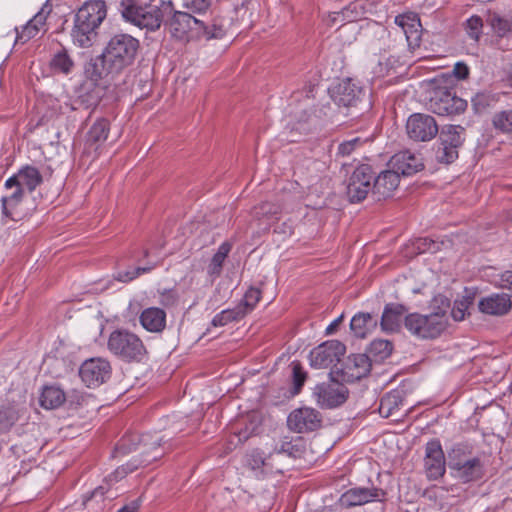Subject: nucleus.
<instances>
[{
  "mask_svg": "<svg viewBox=\"0 0 512 512\" xmlns=\"http://www.w3.org/2000/svg\"><path fill=\"white\" fill-rule=\"evenodd\" d=\"M139 49L137 38L126 33L115 34L106 43L102 54L86 64L84 74L93 80L114 78L134 64Z\"/></svg>",
  "mask_w": 512,
  "mask_h": 512,
  "instance_id": "nucleus-1",
  "label": "nucleus"
},
{
  "mask_svg": "<svg viewBox=\"0 0 512 512\" xmlns=\"http://www.w3.org/2000/svg\"><path fill=\"white\" fill-rule=\"evenodd\" d=\"M106 16L107 6L103 0L86 1L74 16L71 30L73 43L80 48L91 47Z\"/></svg>",
  "mask_w": 512,
  "mask_h": 512,
  "instance_id": "nucleus-2",
  "label": "nucleus"
},
{
  "mask_svg": "<svg viewBox=\"0 0 512 512\" xmlns=\"http://www.w3.org/2000/svg\"><path fill=\"white\" fill-rule=\"evenodd\" d=\"M119 9L125 21L141 29L156 31L164 17L172 13L173 5L165 0H150L144 5H139L137 0H121Z\"/></svg>",
  "mask_w": 512,
  "mask_h": 512,
  "instance_id": "nucleus-3",
  "label": "nucleus"
},
{
  "mask_svg": "<svg viewBox=\"0 0 512 512\" xmlns=\"http://www.w3.org/2000/svg\"><path fill=\"white\" fill-rule=\"evenodd\" d=\"M448 465L452 476L464 484L478 481L485 474L482 460L473 455L472 446L466 443H457L448 451Z\"/></svg>",
  "mask_w": 512,
  "mask_h": 512,
  "instance_id": "nucleus-4",
  "label": "nucleus"
},
{
  "mask_svg": "<svg viewBox=\"0 0 512 512\" xmlns=\"http://www.w3.org/2000/svg\"><path fill=\"white\" fill-rule=\"evenodd\" d=\"M442 307L429 315L411 313L405 316L404 325L413 335L422 339H433L441 335L448 325L447 310L450 303L447 299L441 300Z\"/></svg>",
  "mask_w": 512,
  "mask_h": 512,
  "instance_id": "nucleus-5",
  "label": "nucleus"
},
{
  "mask_svg": "<svg viewBox=\"0 0 512 512\" xmlns=\"http://www.w3.org/2000/svg\"><path fill=\"white\" fill-rule=\"evenodd\" d=\"M108 350L125 362H141L147 349L141 338L126 329L114 330L108 338Z\"/></svg>",
  "mask_w": 512,
  "mask_h": 512,
  "instance_id": "nucleus-6",
  "label": "nucleus"
},
{
  "mask_svg": "<svg viewBox=\"0 0 512 512\" xmlns=\"http://www.w3.org/2000/svg\"><path fill=\"white\" fill-rule=\"evenodd\" d=\"M167 26L171 35L179 40L185 39L192 31H195L196 36H202L206 39L218 38L222 35L221 28L216 25H207L189 12L183 11H175L168 20Z\"/></svg>",
  "mask_w": 512,
  "mask_h": 512,
  "instance_id": "nucleus-7",
  "label": "nucleus"
},
{
  "mask_svg": "<svg viewBox=\"0 0 512 512\" xmlns=\"http://www.w3.org/2000/svg\"><path fill=\"white\" fill-rule=\"evenodd\" d=\"M160 441H161V439L158 438L152 443L153 447H152V456L151 457H146L145 459H143L142 461L137 462V463H136V461L129 462V463L122 465V466L118 467L117 469H115L114 472H112L110 475H108L104 479V482L102 485L95 488L90 493L89 496H87V495L84 496L83 503L87 504L88 502H91L93 499H97V498H100V500H102L104 495L109 492L110 487L113 484H115L118 481L125 478L129 473H132L133 471H135L139 466H146L153 460H156L159 457H161L162 453H160L158 451L159 446H160Z\"/></svg>",
  "mask_w": 512,
  "mask_h": 512,
  "instance_id": "nucleus-8",
  "label": "nucleus"
},
{
  "mask_svg": "<svg viewBox=\"0 0 512 512\" xmlns=\"http://www.w3.org/2000/svg\"><path fill=\"white\" fill-rule=\"evenodd\" d=\"M429 108L440 116L458 115L466 110L467 101L456 96L452 87L436 86L431 92Z\"/></svg>",
  "mask_w": 512,
  "mask_h": 512,
  "instance_id": "nucleus-9",
  "label": "nucleus"
},
{
  "mask_svg": "<svg viewBox=\"0 0 512 512\" xmlns=\"http://www.w3.org/2000/svg\"><path fill=\"white\" fill-rule=\"evenodd\" d=\"M349 391L336 375L331 380L317 384L313 389V396L319 407L323 409L336 408L346 402Z\"/></svg>",
  "mask_w": 512,
  "mask_h": 512,
  "instance_id": "nucleus-10",
  "label": "nucleus"
},
{
  "mask_svg": "<svg viewBox=\"0 0 512 512\" xmlns=\"http://www.w3.org/2000/svg\"><path fill=\"white\" fill-rule=\"evenodd\" d=\"M465 141V128L461 125H445L439 134L437 158L442 163H452L458 158V149Z\"/></svg>",
  "mask_w": 512,
  "mask_h": 512,
  "instance_id": "nucleus-11",
  "label": "nucleus"
},
{
  "mask_svg": "<svg viewBox=\"0 0 512 512\" xmlns=\"http://www.w3.org/2000/svg\"><path fill=\"white\" fill-rule=\"evenodd\" d=\"M374 171L367 164L358 166L348 179L347 197L351 203L363 201L373 190Z\"/></svg>",
  "mask_w": 512,
  "mask_h": 512,
  "instance_id": "nucleus-12",
  "label": "nucleus"
},
{
  "mask_svg": "<svg viewBox=\"0 0 512 512\" xmlns=\"http://www.w3.org/2000/svg\"><path fill=\"white\" fill-rule=\"evenodd\" d=\"M346 352L345 345L338 340H328L311 350L310 365L316 369L336 365Z\"/></svg>",
  "mask_w": 512,
  "mask_h": 512,
  "instance_id": "nucleus-13",
  "label": "nucleus"
},
{
  "mask_svg": "<svg viewBox=\"0 0 512 512\" xmlns=\"http://www.w3.org/2000/svg\"><path fill=\"white\" fill-rule=\"evenodd\" d=\"M110 363L103 358H91L83 362L79 369L81 380L89 388H96L111 377Z\"/></svg>",
  "mask_w": 512,
  "mask_h": 512,
  "instance_id": "nucleus-14",
  "label": "nucleus"
},
{
  "mask_svg": "<svg viewBox=\"0 0 512 512\" xmlns=\"http://www.w3.org/2000/svg\"><path fill=\"white\" fill-rule=\"evenodd\" d=\"M406 131L409 138L415 141H430L438 133V125L434 117L423 114H412L406 123Z\"/></svg>",
  "mask_w": 512,
  "mask_h": 512,
  "instance_id": "nucleus-15",
  "label": "nucleus"
},
{
  "mask_svg": "<svg viewBox=\"0 0 512 512\" xmlns=\"http://www.w3.org/2000/svg\"><path fill=\"white\" fill-rule=\"evenodd\" d=\"M424 468L430 480H437L443 477L446 472L445 455L438 439L426 443Z\"/></svg>",
  "mask_w": 512,
  "mask_h": 512,
  "instance_id": "nucleus-16",
  "label": "nucleus"
},
{
  "mask_svg": "<svg viewBox=\"0 0 512 512\" xmlns=\"http://www.w3.org/2000/svg\"><path fill=\"white\" fill-rule=\"evenodd\" d=\"M371 368L368 356L354 354L348 357L340 369L332 370L330 375H336L343 382H355L365 377Z\"/></svg>",
  "mask_w": 512,
  "mask_h": 512,
  "instance_id": "nucleus-17",
  "label": "nucleus"
},
{
  "mask_svg": "<svg viewBox=\"0 0 512 512\" xmlns=\"http://www.w3.org/2000/svg\"><path fill=\"white\" fill-rule=\"evenodd\" d=\"M287 423L297 433L314 431L321 426V415L313 408L304 407L291 412Z\"/></svg>",
  "mask_w": 512,
  "mask_h": 512,
  "instance_id": "nucleus-18",
  "label": "nucleus"
},
{
  "mask_svg": "<svg viewBox=\"0 0 512 512\" xmlns=\"http://www.w3.org/2000/svg\"><path fill=\"white\" fill-rule=\"evenodd\" d=\"M386 492L381 488L355 487L344 492L340 497V503L344 507L364 505L372 501H384Z\"/></svg>",
  "mask_w": 512,
  "mask_h": 512,
  "instance_id": "nucleus-19",
  "label": "nucleus"
},
{
  "mask_svg": "<svg viewBox=\"0 0 512 512\" xmlns=\"http://www.w3.org/2000/svg\"><path fill=\"white\" fill-rule=\"evenodd\" d=\"M395 24L406 36L409 48L416 49L421 44L422 26L420 19L414 13H405L395 17Z\"/></svg>",
  "mask_w": 512,
  "mask_h": 512,
  "instance_id": "nucleus-20",
  "label": "nucleus"
},
{
  "mask_svg": "<svg viewBox=\"0 0 512 512\" xmlns=\"http://www.w3.org/2000/svg\"><path fill=\"white\" fill-rule=\"evenodd\" d=\"M389 164L399 175L404 176L413 175L424 168L422 159L408 150L396 153Z\"/></svg>",
  "mask_w": 512,
  "mask_h": 512,
  "instance_id": "nucleus-21",
  "label": "nucleus"
},
{
  "mask_svg": "<svg viewBox=\"0 0 512 512\" xmlns=\"http://www.w3.org/2000/svg\"><path fill=\"white\" fill-rule=\"evenodd\" d=\"M399 181L400 175L393 168L382 171L377 177L374 176L372 194L378 201L391 197Z\"/></svg>",
  "mask_w": 512,
  "mask_h": 512,
  "instance_id": "nucleus-22",
  "label": "nucleus"
},
{
  "mask_svg": "<svg viewBox=\"0 0 512 512\" xmlns=\"http://www.w3.org/2000/svg\"><path fill=\"white\" fill-rule=\"evenodd\" d=\"M362 93L361 87L353 83L351 79H346L333 89L332 98L338 106L350 107L357 104Z\"/></svg>",
  "mask_w": 512,
  "mask_h": 512,
  "instance_id": "nucleus-23",
  "label": "nucleus"
},
{
  "mask_svg": "<svg viewBox=\"0 0 512 512\" xmlns=\"http://www.w3.org/2000/svg\"><path fill=\"white\" fill-rule=\"evenodd\" d=\"M479 310L487 315L503 316L512 308L510 296L505 293H495L482 298L478 303Z\"/></svg>",
  "mask_w": 512,
  "mask_h": 512,
  "instance_id": "nucleus-24",
  "label": "nucleus"
},
{
  "mask_svg": "<svg viewBox=\"0 0 512 512\" xmlns=\"http://www.w3.org/2000/svg\"><path fill=\"white\" fill-rule=\"evenodd\" d=\"M139 321L146 331L159 333L166 327V312L159 307H148L141 312Z\"/></svg>",
  "mask_w": 512,
  "mask_h": 512,
  "instance_id": "nucleus-25",
  "label": "nucleus"
},
{
  "mask_svg": "<svg viewBox=\"0 0 512 512\" xmlns=\"http://www.w3.org/2000/svg\"><path fill=\"white\" fill-rule=\"evenodd\" d=\"M6 189H12L14 188V191L9 196H3L0 200L1 202V211L2 215L6 218H10L14 220L13 218V209L18 206L24 196V190L19 185L16 177H9L4 184Z\"/></svg>",
  "mask_w": 512,
  "mask_h": 512,
  "instance_id": "nucleus-26",
  "label": "nucleus"
},
{
  "mask_svg": "<svg viewBox=\"0 0 512 512\" xmlns=\"http://www.w3.org/2000/svg\"><path fill=\"white\" fill-rule=\"evenodd\" d=\"M86 78L78 89L76 103L85 109H89L97 106L101 99L100 89L98 88L100 80H93L90 77Z\"/></svg>",
  "mask_w": 512,
  "mask_h": 512,
  "instance_id": "nucleus-27",
  "label": "nucleus"
},
{
  "mask_svg": "<svg viewBox=\"0 0 512 512\" xmlns=\"http://www.w3.org/2000/svg\"><path fill=\"white\" fill-rule=\"evenodd\" d=\"M48 12H45L44 8L41 9L31 20H29L21 30L16 28V43H26L30 39L34 38L45 26Z\"/></svg>",
  "mask_w": 512,
  "mask_h": 512,
  "instance_id": "nucleus-28",
  "label": "nucleus"
},
{
  "mask_svg": "<svg viewBox=\"0 0 512 512\" xmlns=\"http://www.w3.org/2000/svg\"><path fill=\"white\" fill-rule=\"evenodd\" d=\"M405 313V307L401 304L390 303L384 308L381 317V328L386 332L397 331Z\"/></svg>",
  "mask_w": 512,
  "mask_h": 512,
  "instance_id": "nucleus-29",
  "label": "nucleus"
},
{
  "mask_svg": "<svg viewBox=\"0 0 512 512\" xmlns=\"http://www.w3.org/2000/svg\"><path fill=\"white\" fill-rule=\"evenodd\" d=\"M49 67L54 74L69 75L75 68V62L67 49L61 48L52 55Z\"/></svg>",
  "mask_w": 512,
  "mask_h": 512,
  "instance_id": "nucleus-30",
  "label": "nucleus"
},
{
  "mask_svg": "<svg viewBox=\"0 0 512 512\" xmlns=\"http://www.w3.org/2000/svg\"><path fill=\"white\" fill-rule=\"evenodd\" d=\"M377 326V319L370 313L359 312L350 321V328L358 338H365Z\"/></svg>",
  "mask_w": 512,
  "mask_h": 512,
  "instance_id": "nucleus-31",
  "label": "nucleus"
},
{
  "mask_svg": "<svg viewBox=\"0 0 512 512\" xmlns=\"http://www.w3.org/2000/svg\"><path fill=\"white\" fill-rule=\"evenodd\" d=\"M403 403L402 391L392 390L386 393L380 400L379 414L384 418L395 415Z\"/></svg>",
  "mask_w": 512,
  "mask_h": 512,
  "instance_id": "nucleus-32",
  "label": "nucleus"
},
{
  "mask_svg": "<svg viewBox=\"0 0 512 512\" xmlns=\"http://www.w3.org/2000/svg\"><path fill=\"white\" fill-rule=\"evenodd\" d=\"M12 177H16L19 185L22 188L25 186L30 192H33L43 180L39 170L29 165L21 168L18 173Z\"/></svg>",
  "mask_w": 512,
  "mask_h": 512,
  "instance_id": "nucleus-33",
  "label": "nucleus"
},
{
  "mask_svg": "<svg viewBox=\"0 0 512 512\" xmlns=\"http://www.w3.org/2000/svg\"><path fill=\"white\" fill-rule=\"evenodd\" d=\"M393 350V344L385 339L373 340L367 348L368 361L381 362L388 358Z\"/></svg>",
  "mask_w": 512,
  "mask_h": 512,
  "instance_id": "nucleus-34",
  "label": "nucleus"
},
{
  "mask_svg": "<svg viewBox=\"0 0 512 512\" xmlns=\"http://www.w3.org/2000/svg\"><path fill=\"white\" fill-rule=\"evenodd\" d=\"M485 21L498 37H505L512 33V17L509 19L497 12L489 11Z\"/></svg>",
  "mask_w": 512,
  "mask_h": 512,
  "instance_id": "nucleus-35",
  "label": "nucleus"
},
{
  "mask_svg": "<svg viewBox=\"0 0 512 512\" xmlns=\"http://www.w3.org/2000/svg\"><path fill=\"white\" fill-rule=\"evenodd\" d=\"M65 401V394L63 390L55 386L44 387L39 402L45 409H55L61 406Z\"/></svg>",
  "mask_w": 512,
  "mask_h": 512,
  "instance_id": "nucleus-36",
  "label": "nucleus"
},
{
  "mask_svg": "<svg viewBox=\"0 0 512 512\" xmlns=\"http://www.w3.org/2000/svg\"><path fill=\"white\" fill-rule=\"evenodd\" d=\"M232 245L229 242H223L217 252L213 255L208 267L207 272L210 276L219 277L222 272V267L225 259L231 251Z\"/></svg>",
  "mask_w": 512,
  "mask_h": 512,
  "instance_id": "nucleus-37",
  "label": "nucleus"
},
{
  "mask_svg": "<svg viewBox=\"0 0 512 512\" xmlns=\"http://www.w3.org/2000/svg\"><path fill=\"white\" fill-rule=\"evenodd\" d=\"M245 317L244 310L237 305L233 308L224 309L217 313L211 320L212 327H224L232 322H238Z\"/></svg>",
  "mask_w": 512,
  "mask_h": 512,
  "instance_id": "nucleus-38",
  "label": "nucleus"
},
{
  "mask_svg": "<svg viewBox=\"0 0 512 512\" xmlns=\"http://www.w3.org/2000/svg\"><path fill=\"white\" fill-rule=\"evenodd\" d=\"M491 124L497 133L512 135V109L494 113Z\"/></svg>",
  "mask_w": 512,
  "mask_h": 512,
  "instance_id": "nucleus-39",
  "label": "nucleus"
},
{
  "mask_svg": "<svg viewBox=\"0 0 512 512\" xmlns=\"http://www.w3.org/2000/svg\"><path fill=\"white\" fill-rule=\"evenodd\" d=\"M110 130V123L107 119H98L88 132V141L101 144L106 141Z\"/></svg>",
  "mask_w": 512,
  "mask_h": 512,
  "instance_id": "nucleus-40",
  "label": "nucleus"
},
{
  "mask_svg": "<svg viewBox=\"0 0 512 512\" xmlns=\"http://www.w3.org/2000/svg\"><path fill=\"white\" fill-rule=\"evenodd\" d=\"M484 20L478 15L470 16L464 23L463 29L469 39L479 42L483 34Z\"/></svg>",
  "mask_w": 512,
  "mask_h": 512,
  "instance_id": "nucleus-41",
  "label": "nucleus"
},
{
  "mask_svg": "<svg viewBox=\"0 0 512 512\" xmlns=\"http://www.w3.org/2000/svg\"><path fill=\"white\" fill-rule=\"evenodd\" d=\"M260 299H261L260 289L251 287L246 291L243 299L237 304V306L239 308H241V310H244L245 316H246L249 312H251L255 308V306L260 301Z\"/></svg>",
  "mask_w": 512,
  "mask_h": 512,
  "instance_id": "nucleus-42",
  "label": "nucleus"
},
{
  "mask_svg": "<svg viewBox=\"0 0 512 512\" xmlns=\"http://www.w3.org/2000/svg\"><path fill=\"white\" fill-rule=\"evenodd\" d=\"M496 102L495 96L490 92H478L471 99L472 107L476 113H481L485 111L487 108L494 105Z\"/></svg>",
  "mask_w": 512,
  "mask_h": 512,
  "instance_id": "nucleus-43",
  "label": "nucleus"
},
{
  "mask_svg": "<svg viewBox=\"0 0 512 512\" xmlns=\"http://www.w3.org/2000/svg\"><path fill=\"white\" fill-rule=\"evenodd\" d=\"M18 420V414L13 407H0V433L7 432Z\"/></svg>",
  "mask_w": 512,
  "mask_h": 512,
  "instance_id": "nucleus-44",
  "label": "nucleus"
},
{
  "mask_svg": "<svg viewBox=\"0 0 512 512\" xmlns=\"http://www.w3.org/2000/svg\"><path fill=\"white\" fill-rule=\"evenodd\" d=\"M300 440L297 441H283L279 446H276L274 453L285 454L292 458H298L301 456L302 449L300 446Z\"/></svg>",
  "mask_w": 512,
  "mask_h": 512,
  "instance_id": "nucleus-45",
  "label": "nucleus"
},
{
  "mask_svg": "<svg viewBox=\"0 0 512 512\" xmlns=\"http://www.w3.org/2000/svg\"><path fill=\"white\" fill-rule=\"evenodd\" d=\"M292 378L294 394H298L307 378L306 372L303 370L301 363L298 361L292 362Z\"/></svg>",
  "mask_w": 512,
  "mask_h": 512,
  "instance_id": "nucleus-46",
  "label": "nucleus"
},
{
  "mask_svg": "<svg viewBox=\"0 0 512 512\" xmlns=\"http://www.w3.org/2000/svg\"><path fill=\"white\" fill-rule=\"evenodd\" d=\"M281 208L279 205L271 202H263L259 206L255 207V216L273 218L280 214Z\"/></svg>",
  "mask_w": 512,
  "mask_h": 512,
  "instance_id": "nucleus-47",
  "label": "nucleus"
},
{
  "mask_svg": "<svg viewBox=\"0 0 512 512\" xmlns=\"http://www.w3.org/2000/svg\"><path fill=\"white\" fill-rule=\"evenodd\" d=\"M154 266L136 267L131 270L120 271L115 276V279L120 282H130L137 278L139 275L150 272Z\"/></svg>",
  "mask_w": 512,
  "mask_h": 512,
  "instance_id": "nucleus-48",
  "label": "nucleus"
},
{
  "mask_svg": "<svg viewBox=\"0 0 512 512\" xmlns=\"http://www.w3.org/2000/svg\"><path fill=\"white\" fill-rule=\"evenodd\" d=\"M182 5L190 13H205L211 6V0H182Z\"/></svg>",
  "mask_w": 512,
  "mask_h": 512,
  "instance_id": "nucleus-49",
  "label": "nucleus"
},
{
  "mask_svg": "<svg viewBox=\"0 0 512 512\" xmlns=\"http://www.w3.org/2000/svg\"><path fill=\"white\" fill-rule=\"evenodd\" d=\"M362 14V5L358 2H352L342 9V21H356Z\"/></svg>",
  "mask_w": 512,
  "mask_h": 512,
  "instance_id": "nucleus-50",
  "label": "nucleus"
},
{
  "mask_svg": "<svg viewBox=\"0 0 512 512\" xmlns=\"http://www.w3.org/2000/svg\"><path fill=\"white\" fill-rule=\"evenodd\" d=\"M362 144L363 142L359 137L344 141L339 144L337 155L342 157L350 156L352 152Z\"/></svg>",
  "mask_w": 512,
  "mask_h": 512,
  "instance_id": "nucleus-51",
  "label": "nucleus"
},
{
  "mask_svg": "<svg viewBox=\"0 0 512 512\" xmlns=\"http://www.w3.org/2000/svg\"><path fill=\"white\" fill-rule=\"evenodd\" d=\"M452 74L457 80H465L469 77L470 70L464 62H457L454 65Z\"/></svg>",
  "mask_w": 512,
  "mask_h": 512,
  "instance_id": "nucleus-52",
  "label": "nucleus"
},
{
  "mask_svg": "<svg viewBox=\"0 0 512 512\" xmlns=\"http://www.w3.org/2000/svg\"><path fill=\"white\" fill-rule=\"evenodd\" d=\"M177 301L178 296L174 290H165L160 295V303L165 307L174 306Z\"/></svg>",
  "mask_w": 512,
  "mask_h": 512,
  "instance_id": "nucleus-53",
  "label": "nucleus"
},
{
  "mask_svg": "<svg viewBox=\"0 0 512 512\" xmlns=\"http://www.w3.org/2000/svg\"><path fill=\"white\" fill-rule=\"evenodd\" d=\"M499 286L501 289L509 291V296H512V271H505L501 274L499 279Z\"/></svg>",
  "mask_w": 512,
  "mask_h": 512,
  "instance_id": "nucleus-54",
  "label": "nucleus"
},
{
  "mask_svg": "<svg viewBox=\"0 0 512 512\" xmlns=\"http://www.w3.org/2000/svg\"><path fill=\"white\" fill-rule=\"evenodd\" d=\"M436 244L433 240H430L428 238H421L417 241V248L420 250V252H435L436 251Z\"/></svg>",
  "mask_w": 512,
  "mask_h": 512,
  "instance_id": "nucleus-55",
  "label": "nucleus"
},
{
  "mask_svg": "<svg viewBox=\"0 0 512 512\" xmlns=\"http://www.w3.org/2000/svg\"><path fill=\"white\" fill-rule=\"evenodd\" d=\"M267 459L261 453L255 451L251 454V460L253 462V468H260L267 465Z\"/></svg>",
  "mask_w": 512,
  "mask_h": 512,
  "instance_id": "nucleus-56",
  "label": "nucleus"
},
{
  "mask_svg": "<svg viewBox=\"0 0 512 512\" xmlns=\"http://www.w3.org/2000/svg\"><path fill=\"white\" fill-rule=\"evenodd\" d=\"M326 22L328 26H333L338 22H342V10L329 13ZM344 22L345 21H343V23Z\"/></svg>",
  "mask_w": 512,
  "mask_h": 512,
  "instance_id": "nucleus-57",
  "label": "nucleus"
},
{
  "mask_svg": "<svg viewBox=\"0 0 512 512\" xmlns=\"http://www.w3.org/2000/svg\"><path fill=\"white\" fill-rule=\"evenodd\" d=\"M343 318L344 316L343 315H340L338 318H336L334 321H332L326 328L325 330V333L326 335H331L333 333H335L339 327V325L341 324V322L343 321Z\"/></svg>",
  "mask_w": 512,
  "mask_h": 512,
  "instance_id": "nucleus-58",
  "label": "nucleus"
},
{
  "mask_svg": "<svg viewBox=\"0 0 512 512\" xmlns=\"http://www.w3.org/2000/svg\"><path fill=\"white\" fill-rule=\"evenodd\" d=\"M140 508V500H134L120 508L117 512H137Z\"/></svg>",
  "mask_w": 512,
  "mask_h": 512,
  "instance_id": "nucleus-59",
  "label": "nucleus"
},
{
  "mask_svg": "<svg viewBox=\"0 0 512 512\" xmlns=\"http://www.w3.org/2000/svg\"><path fill=\"white\" fill-rule=\"evenodd\" d=\"M452 317L456 320V321H460V320H463L464 319V310L463 309H460V308H453L452 309Z\"/></svg>",
  "mask_w": 512,
  "mask_h": 512,
  "instance_id": "nucleus-60",
  "label": "nucleus"
},
{
  "mask_svg": "<svg viewBox=\"0 0 512 512\" xmlns=\"http://www.w3.org/2000/svg\"><path fill=\"white\" fill-rule=\"evenodd\" d=\"M250 437V433H248L247 429L240 431L238 433V438L240 442L246 441Z\"/></svg>",
  "mask_w": 512,
  "mask_h": 512,
  "instance_id": "nucleus-61",
  "label": "nucleus"
}]
</instances>
